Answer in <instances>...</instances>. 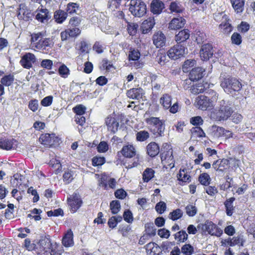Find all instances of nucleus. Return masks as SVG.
Instances as JSON below:
<instances>
[{"label":"nucleus","mask_w":255,"mask_h":255,"mask_svg":"<svg viewBox=\"0 0 255 255\" xmlns=\"http://www.w3.org/2000/svg\"><path fill=\"white\" fill-rule=\"evenodd\" d=\"M135 136L136 141L143 142L149 138L150 134L148 131L143 130L137 131Z\"/></svg>","instance_id":"nucleus-40"},{"label":"nucleus","mask_w":255,"mask_h":255,"mask_svg":"<svg viewBox=\"0 0 255 255\" xmlns=\"http://www.w3.org/2000/svg\"><path fill=\"white\" fill-rule=\"evenodd\" d=\"M166 40L165 35L161 31L155 32L152 36L153 43L156 48L163 47L165 45Z\"/></svg>","instance_id":"nucleus-19"},{"label":"nucleus","mask_w":255,"mask_h":255,"mask_svg":"<svg viewBox=\"0 0 255 255\" xmlns=\"http://www.w3.org/2000/svg\"><path fill=\"white\" fill-rule=\"evenodd\" d=\"M49 164L52 167L55 168L54 173L56 174L62 171V167L59 160L56 158H52L50 160Z\"/></svg>","instance_id":"nucleus-44"},{"label":"nucleus","mask_w":255,"mask_h":255,"mask_svg":"<svg viewBox=\"0 0 255 255\" xmlns=\"http://www.w3.org/2000/svg\"><path fill=\"white\" fill-rule=\"evenodd\" d=\"M185 211L187 215L189 217H193L197 213V209L193 204H188L185 207Z\"/></svg>","instance_id":"nucleus-61"},{"label":"nucleus","mask_w":255,"mask_h":255,"mask_svg":"<svg viewBox=\"0 0 255 255\" xmlns=\"http://www.w3.org/2000/svg\"><path fill=\"white\" fill-rule=\"evenodd\" d=\"M67 204L70 211L72 213H75L81 207L83 201L79 194L74 192L69 197L67 198Z\"/></svg>","instance_id":"nucleus-13"},{"label":"nucleus","mask_w":255,"mask_h":255,"mask_svg":"<svg viewBox=\"0 0 255 255\" xmlns=\"http://www.w3.org/2000/svg\"><path fill=\"white\" fill-rule=\"evenodd\" d=\"M52 243L50 238L44 237L39 240V245L42 248L43 251L48 252Z\"/></svg>","instance_id":"nucleus-38"},{"label":"nucleus","mask_w":255,"mask_h":255,"mask_svg":"<svg viewBox=\"0 0 255 255\" xmlns=\"http://www.w3.org/2000/svg\"><path fill=\"white\" fill-rule=\"evenodd\" d=\"M48 252L50 255H62L64 250L60 245L56 242H53Z\"/></svg>","instance_id":"nucleus-34"},{"label":"nucleus","mask_w":255,"mask_h":255,"mask_svg":"<svg viewBox=\"0 0 255 255\" xmlns=\"http://www.w3.org/2000/svg\"><path fill=\"white\" fill-rule=\"evenodd\" d=\"M74 235L71 229H68L62 239V244L66 248L72 247L74 245Z\"/></svg>","instance_id":"nucleus-21"},{"label":"nucleus","mask_w":255,"mask_h":255,"mask_svg":"<svg viewBox=\"0 0 255 255\" xmlns=\"http://www.w3.org/2000/svg\"><path fill=\"white\" fill-rule=\"evenodd\" d=\"M122 0H109L108 1V8L112 10L119 9L121 4Z\"/></svg>","instance_id":"nucleus-63"},{"label":"nucleus","mask_w":255,"mask_h":255,"mask_svg":"<svg viewBox=\"0 0 255 255\" xmlns=\"http://www.w3.org/2000/svg\"><path fill=\"white\" fill-rule=\"evenodd\" d=\"M140 57V53L138 50L132 47L129 49L128 56L129 61H137Z\"/></svg>","instance_id":"nucleus-45"},{"label":"nucleus","mask_w":255,"mask_h":255,"mask_svg":"<svg viewBox=\"0 0 255 255\" xmlns=\"http://www.w3.org/2000/svg\"><path fill=\"white\" fill-rule=\"evenodd\" d=\"M174 237L177 242L184 243L187 240L188 235L185 231L182 230L175 233L174 235Z\"/></svg>","instance_id":"nucleus-39"},{"label":"nucleus","mask_w":255,"mask_h":255,"mask_svg":"<svg viewBox=\"0 0 255 255\" xmlns=\"http://www.w3.org/2000/svg\"><path fill=\"white\" fill-rule=\"evenodd\" d=\"M220 85L228 94L239 92L242 88V84L239 80L231 76L224 77L221 81Z\"/></svg>","instance_id":"nucleus-4"},{"label":"nucleus","mask_w":255,"mask_h":255,"mask_svg":"<svg viewBox=\"0 0 255 255\" xmlns=\"http://www.w3.org/2000/svg\"><path fill=\"white\" fill-rule=\"evenodd\" d=\"M205 70L201 67L193 68L189 73V78L192 81H198L202 79L204 75Z\"/></svg>","instance_id":"nucleus-27"},{"label":"nucleus","mask_w":255,"mask_h":255,"mask_svg":"<svg viewBox=\"0 0 255 255\" xmlns=\"http://www.w3.org/2000/svg\"><path fill=\"white\" fill-rule=\"evenodd\" d=\"M154 24L155 21L153 17H149L144 20L141 25L142 32L144 34L147 33L152 29Z\"/></svg>","instance_id":"nucleus-30"},{"label":"nucleus","mask_w":255,"mask_h":255,"mask_svg":"<svg viewBox=\"0 0 255 255\" xmlns=\"http://www.w3.org/2000/svg\"><path fill=\"white\" fill-rule=\"evenodd\" d=\"M144 248L147 255H161L162 251L160 247L155 243L151 242L145 246Z\"/></svg>","instance_id":"nucleus-20"},{"label":"nucleus","mask_w":255,"mask_h":255,"mask_svg":"<svg viewBox=\"0 0 255 255\" xmlns=\"http://www.w3.org/2000/svg\"><path fill=\"white\" fill-rule=\"evenodd\" d=\"M30 46L32 49L48 53L54 46V42L50 38H43L40 32L30 35Z\"/></svg>","instance_id":"nucleus-2"},{"label":"nucleus","mask_w":255,"mask_h":255,"mask_svg":"<svg viewBox=\"0 0 255 255\" xmlns=\"http://www.w3.org/2000/svg\"><path fill=\"white\" fill-rule=\"evenodd\" d=\"M16 140L13 138H8L5 137L0 138V149L9 150L13 148Z\"/></svg>","instance_id":"nucleus-26"},{"label":"nucleus","mask_w":255,"mask_h":255,"mask_svg":"<svg viewBox=\"0 0 255 255\" xmlns=\"http://www.w3.org/2000/svg\"><path fill=\"white\" fill-rule=\"evenodd\" d=\"M150 131L156 137L162 136L165 130L164 121L159 118L151 117L145 119Z\"/></svg>","instance_id":"nucleus-5"},{"label":"nucleus","mask_w":255,"mask_h":255,"mask_svg":"<svg viewBox=\"0 0 255 255\" xmlns=\"http://www.w3.org/2000/svg\"><path fill=\"white\" fill-rule=\"evenodd\" d=\"M79 5L78 3L75 2H69L67 4L66 8V11L67 14H72L77 12L78 9Z\"/></svg>","instance_id":"nucleus-51"},{"label":"nucleus","mask_w":255,"mask_h":255,"mask_svg":"<svg viewBox=\"0 0 255 255\" xmlns=\"http://www.w3.org/2000/svg\"><path fill=\"white\" fill-rule=\"evenodd\" d=\"M36 61V58L35 55L32 53H26L23 55L20 60V64L23 68L30 69L32 65Z\"/></svg>","instance_id":"nucleus-15"},{"label":"nucleus","mask_w":255,"mask_h":255,"mask_svg":"<svg viewBox=\"0 0 255 255\" xmlns=\"http://www.w3.org/2000/svg\"><path fill=\"white\" fill-rule=\"evenodd\" d=\"M233 113L231 105L223 100L221 102L218 110L213 111L211 114V118L217 121H224L228 119Z\"/></svg>","instance_id":"nucleus-6"},{"label":"nucleus","mask_w":255,"mask_h":255,"mask_svg":"<svg viewBox=\"0 0 255 255\" xmlns=\"http://www.w3.org/2000/svg\"><path fill=\"white\" fill-rule=\"evenodd\" d=\"M195 101L196 107L202 111L209 110L214 107L213 101L204 95L198 96Z\"/></svg>","instance_id":"nucleus-14"},{"label":"nucleus","mask_w":255,"mask_h":255,"mask_svg":"<svg viewBox=\"0 0 255 255\" xmlns=\"http://www.w3.org/2000/svg\"><path fill=\"white\" fill-rule=\"evenodd\" d=\"M198 180L202 185L208 186L210 183L211 178L207 173H203L199 175Z\"/></svg>","instance_id":"nucleus-49"},{"label":"nucleus","mask_w":255,"mask_h":255,"mask_svg":"<svg viewBox=\"0 0 255 255\" xmlns=\"http://www.w3.org/2000/svg\"><path fill=\"white\" fill-rule=\"evenodd\" d=\"M216 131L220 136H225L227 138L232 137L233 133L231 131L227 130L223 127L216 126Z\"/></svg>","instance_id":"nucleus-56"},{"label":"nucleus","mask_w":255,"mask_h":255,"mask_svg":"<svg viewBox=\"0 0 255 255\" xmlns=\"http://www.w3.org/2000/svg\"><path fill=\"white\" fill-rule=\"evenodd\" d=\"M146 153L151 157H154L160 153V150L159 145L155 142L149 143L146 147Z\"/></svg>","instance_id":"nucleus-25"},{"label":"nucleus","mask_w":255,"mask_h":255,"mask_svg":"<svg viewBox=\"0 0 255 255\" xmlns=\"http://www.w3.org/2000/svg\"><path fill=\"white\" fill-rule=\"evenodd\" d=\"M193 136L196 137L203 138L206 136V133L200 127H194L190 129Z\"/></svg>","instance_id":"nucleus-43"},{"label":"nucleus","mask_w":255,"mask_h":255,"mask_svg":"<svg viewBox=\"0 0 255 255\" xmlns=\"http://www.w3.org/2000/svg\"><path fill=\"white\" fill-rule=\"evenodd\" d=\"M245 0H230L232 6L237 13H242L244 10Z\"/></svg>","instance_id":"nucleus-31"},{"label":"nucleus","mask_w":255,"mask_h":255,"mask_svg":"<svg viewBox=\"0 0 255 255\" xmlns=\"http://www.w3.org/2000/svg\"><path fill=\"white\" fill-rule=\"evenodd\" d=\"M124 220L128 223H131L133 221V214L129 209L126 210L123 213Z\"/></svg>","instance_id":"nucleus-64"},{"label":"nucleus","mask_w":255,"mask_h":255,"mask_svg":"<svg viewBox=\"0 0 255 255\" xmlns=\"http://www.w3.org/2000/svg\"><path fill=\"white\" fill-rule=\"evenodd\" d=\"M105 124L108 131L113 133H115L118 131L119 123L115 115H110L108 116L105 120Z\"/></svg>","instance_id":"nucleus-16"},{"label":"nucleus","mask_w":255,"mask_h":255,"mask_svg":"<svg viewBox=\"0 0 255 255\" xmlns=\"http://www.w3.org/2000/svg\"><path fill=\"white\" fill-rule=\"evenodd\" d=\"M67 12L64 10L58 9L54 12V19L58 24H62L67 17Z\"/></svg>","instance_id":"nucleus-32"},{"label":"nucleus","mask_w":255,"mask_h":255,"mask_svg":"<svg viewBox=\"0 0 255 255\" xmlns=\"http://www.w3.org/2000/svg\"><path fill=\"white\" fill-rule=\"evenodd\" d=\"M20 13L22 14L23 19L25 21H28L33 15L31 10L24 4L22 3L19 5L18 15Z\"/></svg>","instance_id":"nucleus-33"},{"label":"nucleus","mask_w":255,"mask_h":255,"mask_svg":"<svg viewBox=\"0 0 255 255\" xmlns=\"http://www.w3.org/2000/svg\"><path fill=\"white\" fill-rule=\"evenodd\" d=\"M186 49L185 44H176L168 50L167 54L170 59L177 60L184 56Z\"/></svg>","instance_id":"nucleus-11"},{"label":"nucleus","mask_w":255,"mask_h":255,"mask_svg":"<svg viewBox=\"0 0 255 255\" xmlns=\"http://www.w3.org/2000/svg\"><path fill=\"white\" fill-rule=\"evenodd\" d=\"M14 81V75L11 74H9L3 76L0 79V82L4 87H9L13 84Z\"/></svg>","instance_id":"nucleus-36"},{"label":"nucleus","mask_w":255,"mask_h":255,"mask_svg":"<svg viewBox=\"0 0 255 255\" xmlns=\"http://www.w3.org/2000/svg\"><path fill=\"white\" fill-rule=\"evenodd\" d=\"M186 23V20L183 17L173 18L169 23V28L171 30H177L183 27Z\"/></svg>","instance_id":"nucleus-23"},{"label":"nucleus","mask_w":255,"mask_h":255,"mask_svg":"<svg viewBox=\"0 0 255 255\" xmlns=\"http://www.w3.org/2000/svg\"><path fill=\"white\" fill-rule=\"evenodd\" d=\"M213 168L218 174H222L227 172L230 167V160L226 158L218 159L212 164Z\"/></svg>","instance_id":"nucleus-12"},{"label":"nucleus","mask_w":255,"mask_h":255,"mask_svg":"<svg viewBox=\"0 0 255 255\" xmlns=\"http://www.w3.org/2000/svg\"><path fill=\"white\" fill-rule=\"evenodd\" d=\"M35 19L41 23L47 22L50 18L51 15L49 11L46 8H43L41 5V8L39 7L36 10Z\"/></svg>","instance_id":"nucleus-18"},{"label":"nucleus","mask_w":255,"mask_h":255,"mask_svg":"<svg viewBox=\"0 0 255 255\" xmlns=\"http://www.w3.org/2000/svg\"><path fill=\"white\" fill-rule=\"evenodd\" d=\"M145 234L148 235L149 237H153L156 235V229L155 228L152 223H147L145 224Z\"/></svg>","instance_id":"nucleus-47"},{"label":"nucleus","mask_w":255,"mask_h":255,"mask_svg":"<svg viewBox=\"0 0 255 255\" xmlns=\"http://www.w3.org/2000/svg\"><path fill=\"white\" fill-rule=\"evenodd\" d=\"M183 211L179 208L173 210L169 214V218L171 220L176 221L182 217Z\"/></svg>","instance_id":"nucleus-46"},{"label":"nucleus","mask_w":255,"mask_h":255,"mask_svg":"<svg viewBox=\"0 0 255 255\" xmlns=\"http://www.w3.org/2000/svg\"><path fill=\"white\" fill-rule=\"evenodd\" d=\"M143 94V90L140 87L132 88L127 92V97L133 100H139L142 99Z\"/></svg>","instance_id":"nucleus-22"},{"label":"nucleus","mask_w":255,"mask_h":255,"mask_svg":"<svg viewBox=\"0 0 255 255\" xmlns=\"http://www.w3.org/2000/svg\"><path fill=\"white\" fill-rule=\"evenodd\" d=\"M155 171L151 168H147L142 173V180L144 182H148L154 177Z\"/></svg>","instance_id":"nucleus-37"},{"label":"nucleus","mask_w":255,"mask_h":255,"mask_svg":"<svg viewBox=\"0 0 255 255\" xmlns=\"http://www.w3.org/2000/svg\"><path fill=\"white\" fill-rule=\"evenodd\" d=\"M232 43L236 45H240L243 41L241 35L237 32H234L231 36Z\"/></svg>","instance_id":"nucleus-60"},{"label":"nucleus","mask_w":255,"mask_h":255,"mask_svg":"<svg viewBox=\"0 0 255 255\" xmlns=\"http://www.w3.org/2000/svg\"><path fill=\"white\" fill-rule=\"evenodd\" d=\"M202 230L205 233L207 232L211 236L217 237H220L223 233V230L219 227L208 220L202 225Z\"/></svg>","instance_id":"nucleus-10"},{"label":"nucleus","mask_w":255,"mask_h":255,"mask_svg":"<svg viewBox=\"0 0 255 255\" xmlns=\"http://www.w3.org/2000/svg\"><path fill=\"white\" fill-rule=\"evenodd\" d=\"M205 87L203 84L198 83L193 85L190 89L191 92L194 94H198L204 92Z\"/></svg>","instance_id":"nucleus-50"},{"label":"nucleus","mask_w":255,"mask_h":255,"mask_svg":"<svg viewBox=\"0 0 255 255\" xmlns=\"http://www.w3.org/2000/svg\"><path fill=\"white\" fill-rule=\"evenodd\" d=\"M219 28L225 34H229L233 30V27L228 21L222 22L219 25Z\"/></svg>","instance_id":"nucleus-58"},{"label":"nucleus","mask_w":255,"mask_h":255,"mask_svg":"<svg viewBox=\"0 0 255 255\" xmlns=\"http://www.w3.org/2000/svg\"><path fill=\"white\" fill-rule=\"evenodd\" d=\"M129 10L134 16L140 17L146 13V5L142 0L130 1Z\"/></svg>","instance_id":"nucleus-8"},{"label":"nucleus","mask_w":255,"mask_h":255,"mask_svg":"<svg viewBox=\"0 0 255 255\" xmlns=\"http://www.w3.org/2000/svg\"><path fill=\"white\" fill-rule=\"evenodd\" d=\"M159 103L164 110H168L170 113L175 114L179 110L178 102H175L171 106L172 97L168 94H163L159 99Z\"/></svg>","instance_id":"nucleus-9"},{"label":"nucleus","mask_w":255,"mask_h":255,"mask_svg":"<svg viewBox=\"0 0 255 255\" xmlns=\"http://www.w3.org/2000/svg\"><path fill=\"white\" fill-rule=\"evenodd\" d=\"M232 240L233 244V247L236 245H238L240 247H243L246 242V240L244 239V236L242 234H239L237 236L233 237Z\"/></svg>","instance_id":"nucleus-48"},{"label":"nucleus","mask_w":255,"mask_h":255,"mask_svg":"<svg viewBox=\"0 0 255 255\" xmlns=\"http://www.w3.org/2000/svg\"><path fill=\"white\" fill-rule=\"evenodd\" d=\"M190 31L187 29H182L175 35L174 40L178 44H184L190 37Z\"/></svg>","instance_id":"nucleus-24"},{"label":"nucleus","mask_w":255,"mask_h":255,"mask_svg":"<svg viewBox=\"0 0 255 255\" xmlns=\"http://www.w3.org/2000/svg\"><path fill=\"white\" fill-rule=\"evenodd\" d=\"M110 208L112 214H117L121 209L120 202L117 200L112 201L110 203Z\"/></svg>","instance_id":"nucleus-42"},{"label":"nucleus","mask_w":255,"mask_h":255,"mask_svg":"<svg viewBox=\"0 0 255 255\" xmlns=\"http://www.w3.org/2000/svg\"><path fill=\"white\" fill-rule=\"evenodd\" d=\"M138 25L134 23L128 22L127 31L130 35L133 36L136 34L137 30Z\"/></svg>","instance_id":"nucleus-62"},{"label":"nucleus","mask_w":255,"mask_h":255,"mask_svg":"<svg viewBox=\"0 0 255 255\" xmlns=\"http://www.w3.org/2000/svg\"><path fill=\"white\" fill-rule=\"evenodd\" d=\"M14 206L13 204L9 203L7 205V208L5 210L4 216L6 219L10 220L14 218Z\"/></svg>","instance_id":"nucleus-59"},{"label":"nucleus","mask_w":255,"mask_h":255,"mask_svg":"<svg viewBox=\"0 0 255 255\" xmlns=\"http://www.w3.org/2000/svg\"><path fill=\"white\" fill-rule=\"evenodd\" d=\"M180 251L184 255H192L194 252V249L190 244H186L181 247Z\"/></svg>","instance_id":"nucleus-54"},{"label":"nucleus","mask_w":255,"mask_h":255,"mask_svg":"<svg viewBox=\"0 0 255 255\" xmlns=\"http://www.w3.org/2000/svg\"><path fill=\"white\" fill-rule=\"evenodd\" d=\"M74 179L73 172L71 170L65 171L63 175V180L66 184H70Z\"/></svg>","instance_id":"nucleus-55"},{"label":"nucleus","mask_w":255,"mask_h":255,"mask_svg":"<svg viewBox=\"0 0 255 255\" xmlns=\"http://www.w3.org/2000/svg\"><path fill=\"white\" fill-rule=\"evenodd\" d=\"M135 147L131 143L128 142L124 145L121 150L118 151L116 161L117 164L124 166L128 169L136 167L139 164L138 160L129 161L128 159L133 158L136 155Z\"/></svg>","instance_id":"nucleus-1"},{"label":"nucleus","mask_w":255,"mask_h":255,"mask_svg":"<svg viewBox=\"0 0 255 255\" xmlns=\"http://www.w3.org/2000/svg\"><path fill=\"white\" fill-rule=\"evenodd\" d=\"M177 179L182 183L181 185H184L185 183H189L191 181V176L187 173V170L184 168L180 169L177 175Z\"/></svg>","instance_id":"nucleus-28"},{"label":"nucleus","mask_w":255,"mask_h":255,"mask_svg":"<svg viewBox=\"0 0 255 255\" xmlns=\"http://www.w3.org/2000/svg\"><path fill=\"white\" fill-rule=\"evenodd\" d=\"M59 75L63 78H67L70 75V70L64 64H62L58 68Z\"/></svg>","instance_id":"nucleus-53"},{"label":"nucleus","mask_w":255,"mask_h":255,"mask_svg":"<svg viewBox=\"0 0 255 255\" xmlns=\"http://www.w3.org/2000/svg\"><path fill=\"white\" fill-rule=\"evenodd\" d=\"M214 49L212 44L210 43L204 44L202 45L200 50V56L203 61H207L211 58L214 54Z\"/></svg>","instance_id":"nucleus-17"},{"label":"nucleus","mask_w":255,"mask_h":255,"mask_svg":"<svg viewBox=\"0 0 255 255\" xmlns=\"http://www.w3.org/2000/svg\"><path fill=\"white\" fill-rule=\"evenodd\" d=\"M235 200V198L231 197L227 199L224 202L225 207L226 208V212L228 216H232L235 207L233 206V202Z\"/></svg>","instance_id":"nucleus-35"},{"label":"nucleus","mask_w":255,"mask_h":255,"mask_svg":"<svg viewBox=\"0 0 255 255\" xmlns=\"http://www.w3.org/2000/svg\"><path fill=\"white\" fill-rule=\"evenodd\" d=\"M60 138L55 133H44L41 134L39 142L47 147H56L59 145Z\"/></svg>","instance_id":"nucleus-7"},{"label":"nucleus","mask_w":255,"mask_h":255,"mask_svg":"<svg viewBox=\"0 0 255 255\" xmlns=\"http://www.w3.org/2000/svg\"><path fill=\"white\" fill-rule=\"evenodd\" d=\"M101 68L108 72L110 71L112 68L115 69V67L112 63V62L108 60L106 58H104L102 60Z\"/></svg>","instance_id":"nucleus-52"},{"label":"nucleus","mask_w":255,"mask_h":255,"mask_svg":"<svg viewBox=\"0 0 255 255\" xmlns=\"http://www.w3.org/2000/svg\"><path fill=\"white\" fill-rule=\"evenodd\" d=\"M106 162V158L103 156H94L92 159V164L93 166H102Z\"/></svg>","instance_id":"nucleus-57"},{"label":"nucleus","mask_w":255,"mask_h":255,"mask_svg":"<svg viewBox=\"0 0 255 255\" xmlns=\"http://www.w3.org/2000/svg\"><path fill=\"white\" fill-rule=\"evenodd\" d=\"M169 8L171 12L177 13H182L184 10V8L180 3L177 1L171 2Z\"/></svg>","instance_id":"nucleus-41"},{"label":"nucleus","mask_w":255,"mask_h":255,"mask_svg":"<svg viewBox=\"0 0 255 255\" xmlns=\"http://www.w3.org/2000/svg\"><path fill=\"white\" fill-rule=\"evenodd\" d=\"M164 8V3L157 0H153L150 4V10L155 14L160 13Z\"/></svg>","instance_id":"nucleus-29"},{"label":"nucleus","mask_w":255,"mask_h":255,"mask_svg":"<svg viewBox=\"0 0 255 255\" xmlns=\"http://www.w3.org/2000/svg\"><path fill=\"white\" fill-rule=\"evenodd\" d=\"M160 157L163 168L172 169L175 167V160L170 144L168 143L162 144L160 152Z\"/></svg>","instance_id":"nucleus-3"}]
</instances>
